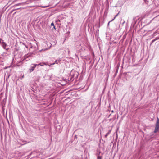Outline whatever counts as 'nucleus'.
I'll return each mask as SVG.
<instances>
[{"instance_id": "obj_23", "label": "nucleus", "mask_w": 159, "mask_h": 159, "mask_svg": "<svg viewBox=\"0 0 159 159\" xmlns=\"http://www.w3.org/2000/svg\"><path fill=\"white\" fill-rule=\"evenodd\" d=\"M111 21H109V22H108V25H109V23H110V22Z\"/></svg>"}, {"instance_id": "obj_3", "label": "nucleus", "mask_w": 159, "mask_h": 159, "mask_svg": "<svg viewBox=\"0 0 159 159\" xmlns=\"http://www.w3.org/2000/svg\"><path fill=\"white\" fill-rule=\"evenodd\" d=\"M78 73L76 72H75V74L73 75L71 77L70 81H73L74 80V78H77L78 77Z\"/></svg>"}, {"instance_id": "obj_5", "label": "nucleus", "mask_w": 159, "mask_h": 159, "mask_svg": "<svg viewBox=\"0 0 159 159\" xmlns=\"http://www.w3.org/2000/svg\"><path fill=\"white\" fill-rule=\"evenodd\" d=\"M139 18L138 16L134 17L132 23L134 24L135 25L136 24L137 21V20H139Z\"/></svg>"}, {"instance_id": "obj_9", "label": "nucleus", "mask_w": 159, "mask_h": 159, "mask_svg": "<svg viewBox=\"0 0 159 159\" xmlns=\"http://www.w3.org/2000/svg\"><path fill=\"white\" fill-rule=\"evenodd\" d=\"M27 56H28V55H26V54L24 56V59L26 60L27 61H28V60H29L30 59L29 58H28Z\"/></svg>"}, {"instance_id": "obj_25", "label": "nucleus", "mask_w": 159, "mask_h": 159, "mask_svg": "<svg viewBox=\"0 0 159 159\" xmlns=\"http://www.w3.org/2000/svg\"><path fill=\"white\" fill-rule=\"evenodd\" d=\"M32 48V47L31 46L30 48Z\"/></svg>"}, {"instance_id": "obj_29", "label": "nucleus", "mask_w": 159, "mask_h": 159, "mask_svg": "<svg viewBox=\"0 0 159 159\" xmlns=\"http://www.w3.org/2000/svg\"><path fill=\"white\" fill-rule=\"evenodd\" d=\"M60 61V60H59L58 61H59V62Z\"/></svg>"}, {"instance_id": "obj_30", "label": "nucleus", "mask_w": 159, "mask_h": 159, "mask_svg": "<svg viewBox=\"0 0 159 159\" xmlns=\"http://www.w3.org/2000/svg\"><path fill=\"white\" fill-rule=\"evenodd\" d=\"M157 76H159V75H157Z\"/></svg>"}, {"instance_id": "obj_13", "label": "nucleus", "mask_w": 159, "mask_h": 159, "mask_svg": "<svg viewBox=\"0 0 159 159\" xmlns=\"http://www.w3.org/2000/svg\"><path fill=\"white\" fill-rule=\"evenodd\" d=\"M26 55H28V56H27L28 57V58L30 57H31V55L30 54H27Z\"/></svg>"}, {"instance_id": "obj_6", "label": "nucleus", "mask_w": 159, "mask_h": 159, "mask_svg": "<svg viewBox=\"0 0 159 159\" xmlns=\"http://www.w3.org/2000/svg\"><path fill=\"white\" fill-rule=\"evenodd\" d=\"M48 65V62H43L40 63L38 64H37V65H40L41 66H43L44 65L47 66Z\"/></svg>"}, {"instance_id": "obj_31", "label": "nucleus", "mask_w": 159, "mask_h": 159, "mask_svg": "<svg viewBox=\"0 0 159 159\" xmlns=\"http://www.w3.org/2000/svg\"><path fill=\"white\" fill-rule=\"evenodd\" d=\"M1 56L0 55V58H1Z\"/></svg>"}, {"instance_id": "obj_20", "label": "nucleus", "mask_w": 159, "mask_h": 159, "mask_svg": "<svg viewBox=\"0 0 159 159\" xmlns=\"http://www.w3.org/2000/svg\"><path fill=\"white\" fill-rule=\"evenodd\" d=\"M25 47H26V48H28V46H27V45H25Z\"/></svg>"}, {"instance_id": "obj_15", "label": "nucleus", "mask_w": 159, "mask_h": 159, "mask_svg": "<svg viewBox=\"0 0 159 159\" xmlns=\"http://www.w3.org/2000/svg\"><path fill=\"white\" fill-rule=\"evenodd\" d=\"M55 64H58V62L57 61V60H56L55 62Z\"/></svg>"}, {"instance_id": "obj_17", "label": "nucleus", "mask_w": 159, "mask_h": 159, "mask_svg": "<svg viewBox=\"0 0 159 159\" xmlns=\"http://www.w3.org/2000/svg\"><path fill=\"white\" fill-rule=\"evenodd\" d=\"M47 7V6H44L42 7H43V8H45Z\"/></svg>"}, {"instance_id": "obj_12", "label": "nucleus", "mask_w": 159, "mask_h": 159, "mask_svg": "<svg viewBox=\"0 0 159 159\" xmlns=\"http://www.w3.org/2000/svg\"><path fill=\"white\" fill-rule=\"evenodd\" d=\"M119 13H117V14L115 16V17H114V18L113 19H112V20H111V21H113V20H114V19L116 18V17H117V16H118V15H119Z\"/></svg>"}, {"instance_id": "obj_26", "label": "nucleus", "mask_w": 159, "mask_h": 159, "mask_svg": "<svg viewBox=\"0 0 159 159\" xmlns=\"http://www.w3.org/2000/svg\"><path fill=\"white\" fill-rule=\"evenodd\" d=\"M113 112V110H112V111H111V112Z\"/></svg>"}, {"instance_id": "obj_11", "label": "nucleus", "mask_w": 159, "mask_h": 159, "mask_svg": "<svg viewBox=\"0 0 159 159\" xmlns=\"http://www.w3.org/2000/svg\"><path fill=\"white\" fill-rule=\"evenodd\" d=\"M102 157V156H97V159H101Z\"/></svg>"}, {"instance_id": "obj_4", "label": "nucleus", "mask_w": 159, "mask_h": 159, "mask_svg": "<svg viewBox=\"0 0 159 159\" xmlns=\"http://www.w3.org/2000/svg\"><path fill=\"white\" fill-rule=\"evenodd\" d=\"M37 66V64H34L32 65L29 69L30 72H31L33 71Z\"/></svg>"}, {"instance_id": "obj_28", "label": "nucleus", "mask_w": 159, "mask_h": 159, "mask_svg": "<svg viewBox=\"0 0 159 159\" xmlns=\"http://www.w3.org/2000/svg\"><path fill=\"white\" fill-rule=\"evenodd\" d=\"M70 52V51H68V53H69Z\"/></svg>"}, {"instance_id": "obj_7", "label": "nucleus", "mask_w": 159, "mask_h": 159, "mask_svg": "<svg viewBox=\"0 0 159 159\" xmlns=\"http://www.w3.org/2000/svg\"><path fill=\"white\" fill-rule=\"evenodd\" d=\"M111 129L109 130L108 131V132L106 134H105V137L107 138V136H108V135L110 134V133L111 132Z\"/></svg>"}, {"instance_id": "obj_24", "label": "nucleus", "mask_w": 159, "mask_h": 159, "mask_svg": "<svg viewBox=\"0 0 159 159\" xmlns=\"http://www.w3.org/2000/svg\"><path fill=\"white\" fill-rule=\"evenodd\" d=\"M53 28L55 29H56L55 26H53Z\"/></svg>"}, {"instance_id": "obj_14", "label": "nucleus", "mask_w": 159, "mask_h": 159, "mask_svg": "<svg viewBox=\"0 0 159 159\" xmlns=\"http://www.w3.org/2000/svg\"><path fill=\"white\" fill-rule=\"evenodd\" d=\"M51 26H54V23L53 22L51 24Z\"/></svg>"}, {"instance_id": "obj_10", "label": "nucleus", "mask_w": 159, "mask_h": 159, "mask_svg": "<svg viewBox=\"0 0 159 159\" xmlns=\"http://www.w3.org/2000/svg\"><path fill=\"white\" fill-rule=\"evenodd\" d=\"M98 31H99V30H97L96 31V33H95V35L96 36H98Z\"/></svg>"}, {"instance_id": "obj_19", "label": "nucleus", "mask_w": 159, "mask_h": 159, "mask_svg": "<svg viewBox=\"0 0 159 159\" xmlns=\"http://www.w3.org/2000/svg\"><path fill=\"white\" fill-rule=\"evenodd\" d=\"M116 115H115V117H114L113 118V120H115V118H116Z\"/></svg>"}, {"instance_id": "obj_2", "label": "nucleus", "mask_w": 159, "mask_h": 159, "mask_svg": "<svg viewBox=\"0 0 159 159\" xmlns=\"http://www.w3.org/2000/svg\"><path fill=\"white\" fill-rule=\"evenodd\" d=\"M1 46L4 49H5L7 51H8L9 49V48H7L8 47V46L7 45V44L4 42H2Z\"/></svg>"}, {"instance_id": "obj_16", "label": "nucleus", "mask_w": 159, "mask_h": 159, "mask_svg": "<svg viewBox=\"0 0 159 159\" xmlns=\"http://www.w3.org/2000/svg\"><path fill=\"white\" fill-rule=\"evenodd\" d=\"M144 1L146 3H148V1L147 0H144Z\"/></svg>"}, {"instance_id": "obj_18", "label": "nucleus", "mask_w": 159, "mask_h": 159, "mask_svg": "<svg viewBox=\"0 0 159 159\" xmlns=\"http://www.w3.org/2000/svg\"><path fill=\"white\" fill-rule=\"evenodd\" d=\"M48 65L49 66H52V63H50V64H48Z\"/></svg>"}, {"instance_id": "obj_22", "label": "nucleus", "mask_w": 159, "mask_h": 159, "mask_svg": "<svg viewBox=\"0 0 159 159\" xmlns=\"http://www.w3.org/2000/svg\"><path fill=\"white\" fill-rule=\"evenodd\" d=\"M55 64V63H54H54H52V65H54Z\"/></svg>"}, {"instance_id": "obj_32", "label": "nucleus", "mask_w": 159, "mask_h": 159, "mask_svg": "<svg viewBox=\"0 0 159 159\" xmlns=\"http://www.w3.org/2000/svg\"><path fill=\"white\" fill-rule=\"evenodd\" d=\"M156 80V79H154V81H155Z\"/></svg>"}, {"instance_id": "obj_1", "label": "nucleus", "mask_w": 159, "mask_h": 159, "mask_svg": "<svg viewBox=\"0 0 159 159\" xmlns=\"http://www.w3.org/2000/svg\"><path fill=\"white\" fill-rule=\"evenodd\" d=\"M159 130V119L157 118L155 127L154 133H156Z\"/></svg>"}, {"instance_id": "obj_8", "label": "nucleus", "mask_w": 159, "mask_h": 159, "mask_svg": "<svg viewBox=\"0 0 159 159\" xmlns=\"http://www.w3.org/2000/svg\"><path fill=\"white\" fill-rule=\"evenodd\" d=\"M159 38H156V39L152 40L150 44V46L153 43H154L155 41H156Z\"/></svg>"}, {"instance_id": "obj_27", "label": "nucleus", "mask_w": 159, "mask_h": 159, "mask_svg": "<svg viewBox=\"0 0 159 159\" xmlns=\"http://www.w3.org/2000/svg\"><path fill=\"white\" fill-rule=\"evenodd\" d=\"M2 40V39L1 38H0V40Z\"/></svg>"}, {"instance_id": "obj_21", "label": "nucleus", "mask_w": 159, "mask_h": 159, "mask_svg": "<svg viewBox=\"0 0 159 159\" xmlns=\"http://www.w3.org/2000/svg\"><path fill=\"white\" fill-rule=\"evenodd\" d=\"M2 42H1V40H0V44L1 45H2Z\"/></svg>"}]
</instances>
